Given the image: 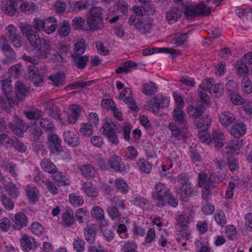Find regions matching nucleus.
<instances>
[{"instance_id":"obj_2","label":"nucleus","mask_w":252,"mask_h":252,"mask_svg":"<svg viewBox=\"0 0 252 252\" xmlns=\"http://www.w3.org/2000/svg\"><path fill=\"white\" fill-rule=\"evenodd\" d=\"M175 183L178 184L180 186L179 194L180 195V199L187 202L189 196L192 193L194 190L188 175L185 173L180 174L177 179L175 181Z\"/></svg>"},{"instance_id":"obj_57","label":"nucleus","mask_w":252,"mask_h":252,"mask_svg":"<svg viewBox=\"0 0 252 252\" xmlns=\"http://www.w3.org/2000/svg\"><path fill=\"white\" fill-rule=\"evenodd\" d=\"M137 247L133 242H127L125 243L121 249L122 252H137Z\"/></svg>"},{"instance_id":"obj_22","label":"nucleus","mask_w":252,"mask_h":252,"mask_svg":"<svg viewBox=\"0 0 252 252\" xmlns=\"http://www.w3.org/2000/svg\"><path fill=\"white\" fill-rule=\"evenodd\" d=\"M246 132L245 125L242 123H236L230 129V133L235 137H239L244 135Z\"/></svg>"},{"instance_id":"obj_25","label":"nucleus","mask_w":252,"mask_h":252,"mask_svg":"<svg viewBox=\"0 0 252 252\" xmlns=\"http://www.w3.org/2000/svg\"><path fill=\"white\" fill-rule=\"evenodd\" d=\"M69 109L71 114L68 117V122L70 124H75L80 115L82 108L78 105L72 104Z\"/></svg>"},{"instance_id":"obj_35","label":"nucleus","mask_w":252,"mask_h":252,"mask_svg":"<svg viewBox=\"0 0 252 252\" xmlns=\"http://www.w3.org/2000/svg\"><path fill=\"white\" fill-rule=\"evenodd\" d=\"M215 146L217 148H220L223 145L224 135L220 131L213 132L212 136Z\"/></svg>"},{"instance_id":"obj_37","label":"nucleus","mask_w":252,"mask_h":252,"mask_svg":"<svg viewBox=\"0 0 252 252\" xmlns=\"http://www.w3.org/2000/svg\"><path fill=\"white\" fill-rule=\"evenodd\" d=\"M49 79L57 87L63 86L65 81V75L63 72H59L52 76H49Z\"/></svg>"},{"instance_id":"obj_63","label":"nucleus","mask_w":252,"mask_h":252,"mask_svg":"<svg viewBox=\"0 0 252 252\" xmlns=\"http://www.w3.org/2000/svg\"><path fill=\"white\" fill-rule=\"evenodd\" d=\"M227 164L228 168L231 171H236L239 168L238 160L233 157H230L227 159Z\"/></svg>"},{"instance_id":"obj_54","label":"nucleus","mask_w":252,"mask_h":252,"mask_svg":"<svg viewBox=\"0 0 252 252\" xmlns=\"http://www.w3.org/2000/svg\"><path fill=\"white\" fill-rule=\"evenodd\" d=\"M86 50V44L85 41H80L74 45V53L71 55H82Z\"/></svg>"},{"instance_id":"obj_15","label":"nucleus","mask_w":252,"mask_h":252,"mask_svg":"<svg viewBox=\"0 0 252 252\" xmlns=\"http://www.w3.org/2000/svg\"><path fill=\"white\" fill-rule=\"evenodd\" d=\"M219 120L222 126L227 127L235 122L236 118L233 113L225 111L219 115Z\"/></svg>"},{"instance_id":"obj_39","label":"nucleus","mask_w":252,"mask_h":252,"mask_svg":"<svg viewBox=\"0 0 252 252\" xmlns=\"http://www.w3.org/2000/svg\"><path fill=\"white\" fill-rule=\"evenodd\" d=\"M157 89L158 87L156 85L152 82H150L143 85L142 93L147 95H152L155 94Z\"/></svg>"},{"instance_id":"obj_53","label":"nucleus","mask_w":252,"mask_h":252,"mask_svg":"<svg viewBox=\"0 0 252 252\" xmlns=\"http://www.w3.org/2000/svg\"><path fill=\"white\" fill-rule=\"evenodd\" d=\"M236 66L239 74L243 75L248 73L249 68L246 65V61L244 60L238 61L237 62Z\"/></svg>"},{"instance_id":"obj_58","label":"nucleus","mask_w":252,"mask_h":252,"mask_svg":"<svg viewBox=\"0 0 252 252\" xmlns=\"http://www.w3.org/2000/svg\"><path fill=\"white\" fill-rule=\"evenodd\" d=\"M32 232L37 235H41L44 231V229L38 222H33L31 225Z\"/></svg>"},{"instance_id":"obj_59","label":"nucleus","mask_w":252,"mask_h":252,"mask_svg":"<svg viewBox=\"0 0 252 252\" xmlns=\"http://www.w3.org/2000/svg\"><path fill=\"white\" fill-rule=\"evenodd\" d=\"M13 147L20 152H25L27 151V147L24 143L18 139L12 140L11 144Z\"/></svg>"},{"instance_id":"obj_13","label":"nucleus","mask_w":252,"mask_h":252,"mask_svg":"<svg viewBox=\"0 0 252 252\" xmlns=\"http://www.w3.org/2000/svg\"><path fill=\"white\" fill-rule=\"evenodd\" d=\"M20 244L23 250L29 252L32 250H34L37 248V244L35 240L25 234L20 239Z\"/></svg>"},{"instance_id":"obj_28","label":"nucleus","mask_w":252,"mask_h":252,"mask_svg":"<svg viewBox=\"0 0 252 252\" xmlns=\"http://www.w3.org/2000/svg\"><path fill=\"white\" fill-rule=\"evenodd\" d=\"M52 179L60 186L68 185L70 184L68 180V176L62 172H57L54 173Z\"/></svg>"},{"instance_id":"obj_19","label":"nucleus","mask_w":252,"mask_h":252,"mask_svg":"<svg viewBox=\"0 0 252 252\" xmlns=\"http://www.w3.org/2000/svg\"><path fill=\"white\" fill-rule=\"evenodd\" d=\"M14 221L15 223L14 227L17 230H20L27 225L28 219L24 213L18 212L15 215Z\"/></svg>"},{"instance_id":"obj_9","label":"nucleus","mask_w":252,"mask_h":252,"mask_svg":"<svg viewBox=\"0 0 252 252\" xmlns=\"http://www.w3.org/2000/svg\"><path fill=\"white\" fill-rule=\"evenodd\" d=\"M29 78L36 86H40L43 82V76L39 73V70L34 65H30L28 67Z\"/></svg>"},{"instance_id":"obj_6","label":"nucleus","mask_w":252,"mask_h":252,"mask_svg":"<svg viewBox=\"0 0 252 252\" xmlns=\"http://www.w3.org/2000/svg\"><path fill=\"white\" fill-rule=\"evenodd\" d=\"M198 186L202 188H215L214 184L219 183L220 180L215 174H212L207 178V174L203 171H201L198 174Z\"/></svg>"},{"instance_id":"obj_51","label":"nucleus","mask_w":252,"mask_h":252,"mask_svg":"<svg viewBox=\"0 0 252 252\" xmlns=\"http://www.w3.org/2000/svg\"><path fill=\"white\" fill-rule=\"evenodd\" d=\"M242 87L246 93L249 94L252 92V83L247 76L243 77L242 80Z\"/></svg>"},{"instance_id":"obj_55","label":"nucleus","mask_w":252,"mask_h":252,"mask_svg":"<svg viewBox=\"0 0 252 252\" xmlns=\"http://www.w3.org/2000/svg\"><path fill=\"white\" fill-rule=\"evenodd\" d=\"M137 165L139 169L147 174L150 173L152 169L151 164L143 159L138 160Z\"/></svg>"},{"instance_id":"obj_16","label":"nucleus","mask_w":252,"mask_h":252,"mask_svg":"<svg viewBox=\"0 0 252 252\" xmlns=\"http://www.w3.org/2000/svg\"><path fill=\"white\" fill-rule=\"evenodd\" d=\"M172 116L175 122L182 126V128L186 129V116L181 108L177 107L175 109L172 113Z\"/></svg>"},{"instance_id":"obj_40","label":"nucleus","mask_w":252,"mask_h":252,"mask_svg":"<svg viewBox=\"0 0 252 252\" xmlns=\"http://www.w3.org/2000/svg\"><path fill=\"white\" fill-rule=\"evenodd\" d=\"M82 188L88 196L95 197L98 195L97 189L93 187L92 183L90 182L84 183Z\"/></svg>"},{"instance_id":"obj_7","label":"nucleus","mask_w":252,"mask_h":252,"mask_svg":"<svg viewBox=\"0 0 252 252\" xmlns=\"http://www.w3.org/2000/svg\"><path fill=\"white\" fill-rule=\"evenodd\" d=\"M14 92L15 97H6V99L8 100L10 104H17L19 100L23 99L27 94V89L23 83L18 81L15 84Z\"/></svg>"},{"instance_id":"obj_46","label":"nucleus","mask_w":252,"mask_h":252,"mask_svg":"<svg viewBox=\"0 0 252 252\" xmlns=\"http://www.w3.org/2000/svg\"><path fill=\"white\" fill-rule=\"evenodd\" d=\"M207 90H204L203 89H198V95L200 98V102L199 103L203 104L204 106L209 105L211 104V99L209 96L206 93Z\"/></svg>"},{"instance_id":"obj_30","label":"nucleus","mask_w":252,"mask_h":252,"mask_svg":"<svg viewBox=\"0 0 252 252\" xmlns=\"http://www.w3.org/2000/svg\"><path fill=\"white\" fill-rule=\"evenodd\" d=\"M0 47L1 48V49L4 54L7 56H9L10 58H13L15 55L12 48L10 45L8 44L7 40L4 36L0 37Z\"/></svg>"},{"instance_id":"obj_56","label":"nucleus","mask_w":252,"mask_h":252,"mask_svg":"<svg viewBox=\"0 0 252 252\" xmlns=\"http://www.w3.org/2000/svg\"><path fill=\"white\" fill-rule=\"evenodd\" d=\"M84 25L85 21L80 17H77L73 19L71 23L72 28L75 30H83Z\"/></svg>"},{"instance_id":"obj_11","label":"nucleus","mask_w":252,"mask_h":252,"mask_svg":"<svg viewBox=\"0 0 252 252\" xmlns=\"http://www.w3.org/2000/svg\"><path fill=\"white\" fill-rule=\"evenodd\" d=\"M98 227L96 224L88 225L84 228V237L85 240L90 244H93L95 241L96 232Z\"/></svg>"},{"instance_id":"obj_64","label":"nucleus","mask_w":252,"mask_h":252,"mask_svg":"<svg viewBox=\"0 0 252 252\" xmlns=\"http://www.w3.org/2000/svg\"><path fill=\"white\" fill-rule=\"evenodd\" d=\"M73 248L77 252H83L85 250V242L83 240L78 238L74 240Z\"/></svg>"},{"instance_id":"obj_36","label":"nucleus","mask_w":252,"mask_h":252,"mask_svg":"<svg viewBox=\"0 0 252 252\" xmlns=\"http://www.w3.org/2000/svg\"><path fill=\"white\" fill-rule=\"evenodd\" d=\"M241 147L242 144L238 140L232 141L228 143L226 152L231 155L238 154Z\"/></svg>"},{"instance_id":"obj_10","label":"nucleus","mask_w":252,"mask_h":252,"mask_svg":"<svg viewBox=\"0 0 252 252\" xmlns=\"http://www.w3.org/2000/svg\"><path fill=\"white\" fill-rule=\"evenodd\" d=\"M9 128L18 136H21L27 130L28 126L23 120L16 119L9 124Z\"/></svg>"},{"instance_id":"obj_29","label":"nucleus","mask_w":252,"mask_h":252,"mask_svg":"<svg viewBox=\"0 0 252 252\" xmlns=\"http://www.w3.org/2000/svg\"><path fill=\"white\" fill-rule=\"evenodd\" d=\"M121 160V158L119 157L114 155L108 159V163L112 168L121 172L125 170V167L120 165Z\"/></svg>"},{"instance_id":"obj_17","label":"nucleus","mask_w":252,"mask_h":252,"mask_svg":"<svg viewBox=\"0 0 252 252\" xmlns=\"http://www.w3.org/2000/svg\"><path fill=\"white\" fill-rule=\"evenodd\" d=\"M71 56L73 63L77 68L82 70L86 67L89 60L88 56L71 55Z\"/></svg>"},{"instance_id":"obj_1","label":"nucleus","mask_w":252,"mask_h":252,"mask_svg":"<svg viewBox=\"0 0 252 252\" xmlns=\"http://www.w3.org/2000/svg\"><path fill=\"white\" fill-rule=\"evenodd\" d=\"M155 188L156 191L153 192V197L162 202V205L178 204V199L170 193L165 185L158 183L155 186Z\"/></svg>"},{"instance_id":"obj_27","label":"nucleus","mask_w":252,"mask_h":252,"mask_svg":"<svg viewBox=\"0 0 252 252\" xmlns=\"http://www.w3.org/2000/svg\"><path fill=\"white\" fill-rule=\"evenodd\" d=\"M75 222L73 213L72 210H67L62 215L61 223L65 226H70Z\"/></svg>"},{"instance_id":"obj_42","label":"nucleus","mask_w":252,"mask_h":252,"mask_svg":"<svg viewBox=\"0 0 252 252\" xmlns=\"http://www.w3.org/2000/svg\"><path fill=\"white\" fill-rule=\"evenodd\" d=\"M169 128L172 131V135L179 139H185L186 138L185 133L183 130H180L178 126L173 123L169 125Z\"/></svg>"},{"instance_id":"obj_47","label":"nucleus","mask_w":252,"mask_h":252,"mask_svg":"<svg viewBox=\"0 0 252 252\" xmlns=\"http://www.w3.org/2000/svg\"><path fill=\"white\" fill-rule=\"evenodd\" d=\"M35 9V5L32 2L23 1L20 4L21 11L27 14L32 13Z\"/></svg>"},{"instance_id":"obj_5","label":"nucleus","mask_w":252,"mask_h":252,"mask_svg":"<svg viewBox=\"0 0 252 252\" xmlns=\"http://www.w3.org/2000/svg\"><path fill=\"white\" fill-rule=\"evenodd\" d=\"M211 7H207L202 3H199L195 8L192 6H185L184 14L188 19H192L196 16L202 15L203 16L209 15L210 14Z\"/></svg>"},{"instance_id":"obj_21","label":"nucleus","mask_w":252,"mask_h":252,"mask_svg":"<svg viewBox=\"0 0 252 252\" xmlns=\"http://www.w3.org/2000/svg\"><path fill=\"white\" fill-rule=\"evenodd\" d=\"M187 213L188 215L182 213L176 216L175 219L177 222L183 226H187L189 224V216L191 217V215L194 214V212L192 208H189L188 209Z\"/></svg>"},{"instance_id":"obj_23","label":"nucleus","mask_w":252,"mask_h":252,"mask_svg":"<svg viewBox=\"0 0 252 252\" xmlns=\"http://www.w3.org/2000/svg\"><path fill=\"white\" fill-rule=\"evenodd\" d=\"M120 127V125L118 123L112 121L111 120L107 121L101 128L102 133L105 135L111 133L114 131H117Z\"/></svg>"},{"instance_id":"obj_26","label":"nucleus","mask_w":252,"mask_h":252,"mask_svg":"<svg viewBox=\"0 0 252 252\" xmlns=\"http://www.w3.org/2000/svg\"><path fill=\"white\" fill-rule=\"evenodd\" d=\"M182 12L176 7H173L168 12L166 16V19L169 23L176 22L182 16Z\"/></svg>"},{"instance_id":"obj_52","label":"nucleus","mask_w":252,"mask_h":252,"mask_svg":"<svg viewBox=\"0 0 252 252\" xmlns=\"http://www.w3.org/2000/svg\"><path fill=\"white\" fill-rule=\"evenodd\" d=\"M2 10L5 13H7L11 16L13 15L16 11L15 1L9 0L5 6L2 7Z\"/></svg>"},{"instance_id":"obj_43","label":"nucleus","mask_w":252,"mask_h":252,"mask_svg":"<svg viewBox=\"0 0 252 252\" xmlns=\"http://www.w3.org/2000/svg\"><path fill=\"white\" fill-rule=\"evenodd\" d=\"M198 121H194V124L197 128H200L209 126L211 123V118L209 115H204L199 118Z\"/></svg>"},{"instance_id":"obj_44","label":"nucleus","mask_w":252,"mask_h":252,"mask_svg":"<svg viewBox=\"0 0 252 252\" xmlns=\"http://www.w3.org/2000/svg\"><path fill=\"white\" fill-rule=\"evenodd\" d=\"M39 125L45 131L48 132H52L55 130V127L53 123L51 122L48 119L45 118H42L39 121Z\"/></svg>"},{"instance_id":"obj_32","label":"nucleus","mask_w":252,"mask_h":252,"mask_svg":"<svg viewBox=\"0 0 252 252\" xmlns=\"http://www.w3.org/2000/svg\"><path fill=\"white\" fill-rule=\"evenodd\" d=\"M24 114L30 120L38 119L42 116L40 110L33 107H31L27 110L24 111Z\"/></svg>"},{"instance_id":"obj_41","label":"nucleus","mask_w":252,"mask_h":252,"mask_svg":"<svg viewBox=\"0 0 252 252\" xmlns=\"http://www.w3.org/2000/svg\"><path fill=\"white\" fill-rule=\"evenodd\" d=\"M136 65L137 64L135 62L132 61L126 62L123 63V66H120L116 69V73L117 74H120L123 72H129L131 71L130 69Z\"/></svg>"},{"instance_id":"obj_61","label":"nucleus","mask_w":252,"mask_h":252,"mask_svg":"<svg viewBox=\"0 0 252 252\" xmlns=\"http://www.w3.org/2000/svg\"><path fill=\"white\" fill-rule=\"evenodd\" d=\"M115 184L117 188L121 192L126 193L128 191V186L124 180L119 179H117L116 180Z\"/></svg>"},{"instance_id":"obj_3","label":"nucleus","mask_w":252,"mask_h":252,"mask_svg":"<svg viewBox=\"0 0 252 252\" xmlns=\"http://www.w3.org/2000/svg\"><path fill=\"white\" fill-rule=\"evenodd\" d=\"M102 12V9L99 7H93L90 9L87 24L90 30L94 31L104 27Z\"/></svg>"},{"instance_id":"obj_18","label":"nucleus","mask_w":252,"mask_h":252,"mask_svg":"<svg viewBox=\"0 0 252 252\" xmlns=\"http://www.w3.org/2000/svg\"><path fill=\"white\" fill-rule=\"evenodd\" d=\"M64 140L71 147H74L79 145L80 141L77 134L72 131H65L63 134Z\"/></svg>"},{"instance_id":"obj_20","label":"nucleus","mask_w":252,"mask_h":252,"mask_svg":"<svg viewBox=\"0 0 252 252\" xmlns=\"http://www.w3.org/2000/svg\"><path fill=\"white\" fill-rule=\"evenodd\" d=\"M26 36L33 48H37L39 44L42 41L38 33L34 30L30 29L26 32Z\"/></svg>"},{"instance_id":"obj_45","label":"nucleus","mask_w":252,"mask_h":252,"mask_svg":"<svg viewBox=\"0 0 252 252\" xmlns=\"http://www.w3.org/2000/svg\"><path fill=\"white\" fill-rule=\"evenodd\" d=\"M2 84V90L4 94L7 95L12 92V81L10 79L7 78L4 80H2L1 81Z\"/></svg>"},{"instance_id":"obj_12","label":"nucleus","mask_w":252,"mask_h":252,"mask_svg":"<svg viewBox=\"0 0 252 252\" xmlns=\"http://www.w3.org/2000/svg\"><path fill=\"white\" fill-rule=\"evenodd\" d=\"M206 108L203 104L198 103L195 106H190L188 109L189 116L193 119L199 118L205 113Z\"/></svg>"},{"instance_id":"obj_31","label":"nucleus","mask_w":252,"mask_h":252,"mask_svg":"<svg viewBox=\"0 0 252 252\" xmlns=\"http://www.w3.org/2000/svg\"><path fill=\"white\" fill-rule=\"evenodd\" d=\"M81 174L86 178H91L94 177L95 170L89 164H83L79 167Z\"/></svg>"},{"instance_id":"obj_60","label":"nucleus","mask_w":252,"mask_h":252,"mask_svg":"<svg viewBox=\"0 0 252 252\" xmlns=\"http://www.w3.org/2000/svg\"><path fill=\"white\" fill-rule=\"evenodd\" d=\"M198 137L202 143L209 144L212 142V138L210 137L208 131L206 130L200 131L198 133Z\"/></svg>"},{"instance_id":"obj_14","label":"nucleus","mask_w":252,"mask_h":252,"mask_svg":"<svg viewBox=\"0 0 252 252\" xmlns=\"http://www.w3.org/2000/svg\"><path fill=\"white\" fill-rule=\"evenodd\" d=\"M151 20L139 19L135 25V29L141 34H146L150 32L152 28Z\"/></svg>"},{"instance_id":"obj_48","label":"nucleus","mask_w":252,"mask_h":252,"mask_svg":"<svg viewBox=\"0 0 252 252\" xmlns=\"http://www.w3.org/2000/svg\"><path fill=\"white\" fill-rule=\"evenodd\" d=\"M6 190L8 191V194L12 197L15 198L19 194V191L16 185L12 182H9L8 184H4Z\"/></svg>"},{"instance_id":"obj_34","label":"nucleus","mask_w":252,"mask_h":252,"mask_svg":"<svg viewBox=\"0 0 252 252\" xmlns=\"http://www.w3.org/2000/svg\"><path fill=\"white\" fill-rule=\"evenodd\" d=\"M70 25L67 21H63L60 25L58 30V32L61 37H66L70 33Z\"/></svg>"},{"instance_id":"obj_24","label":"nucleus","mask_w":252,"mask_h":252,"mask_svg":"<svg viewBox=\"0 0 252 252\" xmlns=\"http://www.w3.org/2000/svg\"><path fill=\"white\" fill-rule=\"evenodd\" d=\"M26 193L29 200L35 203L39 199V190L32 185H28L26 188Z\"/></svg>"},{"instance_id":"obj_62","label":"nucleus","mask_w":252,"mask_h":252,"mask_svg":"<svg viewBox=\"0 0 252 252\" xmlns=\"http://www.w3.org/2000/svg\"><path fill=\"white\" fill-rule=\"evenodd\" d=\"M48 114L52 118L55 119H60L61 118V115L59 113L57 106L51 105H50L47 108Z\"/></svg>"},{"instance_id":"obj_8","label":"nucleus","mask_w":252,"mask_h":252,"mask_svg":"<svg viewBox=\"0 0 252 252\" xmlns=\"http://www.w3.org/2000/svg\"><path fill=\"white\" fill-rule=\"evenodd\" d=\"M6 34L13 46L17 48L20 47L23 44V41L17 29L13 25H9L6 28Z\"/></svg>"},{"instance_id":"obj_50","label":"nucleus","mask_w":252,"mask_h":252,"mask_svg":"<svg viewBox=\"0 0 252 252\" xmlns=\"http://www.w3.org/2000/svg\"><path fill=\"white\" fill-rule=\"evenodd\" d=\"M215 220L217 224L221 226H223L226 223L225 214L221 211H217L215 215Z\"/></svg>"},{"instance_id":"obj_38","label":"nucleus","mask_w":252,"mask_h":252,"mask_svg":"<svg viewBox=\"0 0 252 252\" xmlns=\"http://www.w3.org/2000/svg\"><path fill=\"white\" fill-rule=\"evenodd\" d=\"M57 21L54 17H50L47 20H45V22L47 24L45 25L43 31L47 34H50L54 32L57 28Z\"/></svg>"},{"instance_id":"obj_49","label":"nucleus","mask_w":252,"mask_h":252,"mask_svg":"<svg viewBox=\"0 0 252 252\" xmlns=\"http://www.w3.org/2000/svg\"><path fill=\"white\" fill-rule=\"evenodd\" d=\"M79 131L85 136H90L93 134V126L90 123H83L80 126Z\"/></svg>"},{"instance_id":"obj_33","label":"nucleus","mask_w":252,"mask_h":252,"mask_svg":"<svg viewBox=\"0 0 252 252\" xmlns=\"http://www.w3.org/2000/svg\"><path fill=\"white\" fill-rule=\"evenodd\" d=\"M41 168L49 174H54L56 173L58 168L55 165L48 159L42 160L40 163Z\"/></svg>"},{"instance_id":"obj_4","label":"nucleus","mask_w":252,"mask_h":252,"mask_svg":"<svg viewBox=\"0 0 252 252\" xmlns=\"http://www.w3.org/2000/svg\"><path fill=\"white\" fill-rule=\"evenodd\" d=\"M37 49V57L40 59H47L50 55L53 56L52 59L56 60L57 58V52L53 48L52 43L49 40L45 39H42V41L40 42Z\"/></svg>"}]
</instances>
